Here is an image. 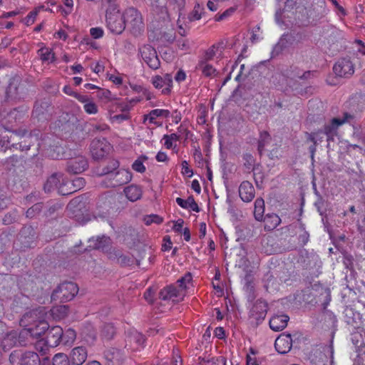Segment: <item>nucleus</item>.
Instances as JSON below:
<instances>
[{
	"mask_svg": "<svg viewBox=\"0 0 365 365\" xmlns=\"http://www.w3.org/2000/svg\"><path fill=\"white\" fill-rule=\"evenodd\" d=\"M125 27L135 36L140 35L145 28L141 14L134 7L125 9L123 13Z\"/></svg>",
	"mask_w": 365,
	"mask_h": 365,
	"instance_id": "nucleus-1",
	"label": "nucleus"
},
{
	"mask_svg": "<svg viewBox=\"0 0 365 365\" xmlns=\"http://www.w3.org/2000/svg\"><path fill=\"white\" fill-rule=\"evenodd\" d=\"M78 292V285L73 282H64L60 284L52 292L51 300L61 303L72 300Z\"/></svg>",
	"mask_w": 365,
	"mask_h": 365,
	"instance_id": "nucleus-2",
	"label": "nucleus"
},
{
	"mask_svg": "<svg viewBox=\"0 0 365 365\" xmlns=\"http://www.w3.org/2000/svg\"><path fill=\"white\" fill-rule=\"evenodd\" d=\"M31 335V333L29 329H24L19 333L16 331H11L3 337L1 346L5 351L10 350L12 347L18 344L25 346L26 342L24 339Z\"/></svg>",
	"mask_w": 365,
	"mask_h": 365,
	"instance_id": "nucleus-3",
	"label": "nucleus"
},
{
	"mask_svg": "<svg viewBox=\"0 0 365 365\" xmlns=\"http://www.w3.org/2000/svg\"><path fill=\"white\" fill-rule=\"evenodd\" d=\"M106 24L109 31L114 34H120L125 29L123 14L119 10H106Z\"/></svg>",
	"mask_w": 365,
	"mask_h": 365,
	"instance_id": "nucleus-4",
	"label": "nucleus"
},
{
	"mask_svg": "<svg viewBox=\"0 0 365 365\" xmlns=\"http://www.w3.org/2000/svg\"><path fill=\"white\" fill-rule=\"evenodd\" d=\"M6 93L7 98L10 100L24 98L27 93L26 83L19 76H14L10 79Z\"/></svg>",
	"mask_w": 365,
	"mask_h": 365,
	"instance_id": "nucleus-5",
	"label": "nucleus"
},
{
	"mask_svg": "<svg viewBox=\"0 0 365 365\" xmlns=\"http://www.w3.org/2000/svg\"><path fill=\"white\" fill-rule=\"evenodd\" d=\"M138 55L148 66L153 69H158L160 66V61L154 47L150 44H143L138 47Z\"/></svg>",
	"mask_w": 365,
	"mask_h": 365,
	"instance_id": "nucleus-6",
	"label": "nucleus"
},
{
	"mask_svg": "<svg viewBox=\"0 0 365 365\" xmlns=\"http://www.w3.org/2000/svg\"><path fill=\"white\" fill-rule=\"evenodd\" d=\"M145 337L136 330H129L125 339V349L131 352L140 351L144 348Z\"/></svg>",
	"mask_w": 365,
	"mask_h": 365,
	"instance_id": "nucleus-7",
	"label": "nucleus"
},
{
	"mask_svg": "<svg viewBox=\"0 0 365 365\" xmlns=\"http://www.w3.org/2000/svg\"><path fill=\"white\" fill-rule=\"evenodd\" d=\"M333 71L339 77L348 78L354 73V64L349 58H341L334 65Z\"/></svg>",
	"mask_w": 365,
	"mask_h": 365,
	"instance_id": "nucleus-8",
	"label": "nucleus"
},
{
	"mask_svg": "<svg viewBox=\"0 0 365 365\" xmlns=\"http://www.w3.org/2000/svg\"><path fill=\"white\" fill-rule=\"evenodd\" d=\"M90 148L93 159L100 160L108 153L110 145L104 138H95L92 140Z\"/></svg>",
	"mask_w": 365,
	"mask_h": 365,
	"instance_id": "nucleus-9",
	"label": "nucleus"
},
{
	"mask_svg": "<svg viewBox=\"0 0 365 365\" xmlns=\"http://www.w3.org/2000/svg\"><path fill=\"white\" fill-rule=\"evenodd\" d=\"M51 103L48 100H38L35 103L32 116L38 120H47L51 115Z\"/></svg>",
	"mask_w": 365,
	"mask_h": 365,
	"instance_id": "nucleus-10",
	"label": "nucleus"
},
{
	"mask_svg": "<svg viewBox=\"0 0 365 365\" xmlns=\"http://www.w3.org/2000/svg\"><path fill=\"white\" fill-rule=\"evenodd\" d=\"M15 358L19 359L21 365H40L39 356L34 351H26L19 354L18 351H14L10 354V361L14 363Z\"/></svg>",
	"mask_w": 365,
	"mask_h": 365,
	"instance_id": "nucleus-11",
	"label": "nucleus"
},
{
	"mask_svg": "<svg viewBox=\"0 0 365 365\" xmlns=\"http://www.w3.org/2000/svg\"><path fill=\"white\" fill-rule=\"evenodd\" d=\"M113 199L107 195H103L99 197L96 203V210L94 212L96 218H106L110 214V210L112 208Z\"/></svg>",
	"mask_w": 365,
	"mask_h": 365,
	"instance_id": "nucleus-12",
	"label": "nucleus"
},
{
	"mask_svg": "<svg viewBox=\"0 0 365 365\" xmlns=\"http://www.w3.org/2000/svg\"><path fill=\"white\" fill-rule=\"evenodd\" d=\"M267 309V303L262 299H257L250 311V318L252 322L256 324L261 323L266 317Z\"/></svg>",
	"mask_w": 365,
	"mask_h": 365,
	"instance_id": "nucleus-13",
	"label": "nucleus"
},
{
	"mask_svg": "<svg viewBox=\"0 0 365 365\" xmlns=\"http://www.w3.org/2000/svg\"><path fill=\"white\" fill-rule=\"evenodd\" d=\"M36 238V232L31 226L23 227L18 235V240L24 248L32 247Z\"/></svg>",
	"mask_w": 365,
	"mask_h": 365,
	"instance_id": "nucleus-14",
	"label": "nucleus"
},
{
	"mask_svg": "<svg viewBox=\"0 0 365 365\" xmlns=\"http://www.w3.org/2000/svg\"><path fill=\"white\" fill-rule=\"evenodd\" d=\"M88 167L86 158L83 156H78L67 162L66 170L71 174H79L86 170Z\"/></svg>",
	"mask_w": 365,
	"mask_h": 365,
	"instance_id": "nucleus-15",
	"label": "nucleus"
},
{
	"mask_svg": "<svg viewBox=\"0 0 365 365\" xmlns=\"http://www.w3.org/2000/svg\"><path fill=\"white\" fill-rule=\"evenodd\" d=\"M104 358L108 365H121L125 356L121 350L111 347L104 351Z\"/></svg>",
	"mask_w": 365,
	"mask_h": 365,
	"instance_id": "nucleus-16",
	"label": "nucleus"
},
{
	"mask_svg": "<svg viewBox=\"0 0 365 365\" xmlns=\"http://www.w3.org/2000/svg\"><path fill=\"white\" fill-rule=\"evenodd\" d=\"M63 329L55 326L48 329L46 336V343L50 347H56L62 341Z\"/></svg>",
	"mask_w": 365,
	"mask_h": 365,
	"instance_id": "nucleus-17",
	"label": "nucleus"
},
{
	"mask_svg": "<svg viewBox=\"0 0 365 365\" xmlns=\"http://www.w3.org/2000/svg\"><path fill=\"white\" fill-rule=\"evenodd\" d=\"M87 357V349L83 346L73 348L69 355L71 364L73 365H82Z\"/></svg>",
	"mask_w": 365,
	"mask_h": 365,
	"instance_id": "nucleus-18",
	"label": "nucleus"
},
{
	"mask_svg": "<svg viewBox=\"0 0 365 365\" xmlns=\"http://www.w3.org/2000/svg\"><path fill=\"white\" fill-rule=\"evenodd\" d=\"M292 344L291 334H282L275 340L274 347L279 354H286L290 351Z\"/></svg>",
	"mask_w": 365,
	"mask_h": 365,
	"instance_id": "nucleus-19",
	"label": "nucleus"
},
{
	"mask_svg": "<svg viewBox=\"0 0 365 365\" xmlns=\"http://www.w3.org/2000/svg\"><path fill=\"white\" fill-rule=\"evenodd\" d=\"M113 181L110 186L115 187L129 182L132 179V173L128 170H120L115 173V175L110 178Z\"/></svg>",
	"mask_w": 365,
	"mask_h": 365,
	"instance_id": "nucleus-20",
	"label": "nucleus"
},
{
	"mask_svg": "<svg viewBox=\"0 0 365 365\" xmlns=\"http://www.w3.org/2000/svg\"><path fill=\"white\" fill-rule=\"evenodd\" d=\"M255 187L249 181H243L239 187V195L242 201L249 202L255 197Z\"/></svg>",
	"mask_w": 365,
	"mask_h": 365,
	"instance_id": "nucleus-21",
	"label": "nucleus"
},
{
	"mask_svg": "<svg viewBox=\"0 0 365 365\" xmlns=\"http://www.w3.org/2000/svg\"><path fill=\"white\" fill-rule=\"evenodd\" d=\"M292 44V38L288 34H283L278 42L274 46L271 52V58H275Z\"/></svg>",
	"mask_w": 365,
	"mask_h": 365,
	"instance_id": "nucleus-22",
	"label": "nucleus"
},
{
	"mask_svg": "<svg viewBox=\"0 0 365 365\" xmlns=\"http://www.w3.org/2000/svg\"><path fill=\"white\" fill-rule=\"evenodd\" d=\"M88 242L90 249L107 251L110 245L111 240L109 237L103 235L102 237H98L96 239L91 238Z\"/></svg>",
	"mask_w": 365,
	"mask_h": 365,
	"instance_id": "nucleus-23",
	"label": "nucleus"
},
{
	"mask_svg": "<svg viewBox=\"0 0 365 365\" xmlns=\"http://www.w3.org/2000/svg\"><path fill=\"white\" fill-rule=\"evenodd\" d=\"M289 319L286 314L274 315L269 320V327L275 331H281L287 327Z\"/></svg>",
	"mask_w": 365,
	"mask_h": 365,
	"instance_id": "nucleus-24",
	"label": "nucleus"
},
{
	"mask_svg": "<svg viewBox=\"0 0 365 365\" xmlns=\"http://www.w3.org/2000/svg\"><path fill=\"white\" fill-rule=\"evenodd\" d=\"M340 125L338 123V118H334L331 121L325 124L324 129L321 130L322 133L326 135L328 142L334 140V136L337 134V130Z\"/></svg>",
	"mask_w": 365,
	"mask_h": 365,
	"instance_id": "nucleus-25",
	"label": "nucleus"
},
{
	"mask_svg": "<svg viewBox=\"0 0 365 365\" xmlns=\"http://www.w3.org/2000/svg\"><path fill=\"white\" fill-rule=\"evenodd\" d=\"M123 192L126 197L131 202L140 200L143 195L141 187L134 184L125 187Z\"/></svg>",
	"mask_w": 365,
	"mask_h": 365,
	"instance_id": "nucleus-26",
	"label": "nucleus"
},
{
	"mask_svg": "<svg viewBox=\"0 0 365 365\" xmlns=\"http://www.w3.org/2000/svg\"><path fill=\"white\" fill-rule=\"evenodd\" d=\"M63 177L61 173H55L52 174L44 184L43 189L46 192H50L57 188L61 185V179Z\"/></svg>",
	"mask_w": 365,
	"mask_h": 365,
	"instance_id": "nucleus-27",
	"label": "nucleus"
},
{
	"mask_svg": "<svg viewBox=\"0 0 365 365\" xmlns=\"http://www.w3.org/2000/svg\"><path fill=\"white\" fill-rule=\"evenodd\" d=\"M196 68L200 71L205 77L214 78L218 74L217 70L209 62L199 61Z\"/></svg>",
	"mask_w": 365,
	"mask_h": 365,
	"instance_id": "nucleus-28",
	"label": "nucleus"
},
{
	"mask_svg": "<svg viewBox=\"0 0 365 365\" xmlns=\"http://www.w3.org/2000/svg\"><path fill=\"white\" fill-rule=\"evenodd\" d=\"M179 294V290L173 285H170L159 292V298L162 300H174L175 298L178 297Z\"/></svg>",
	"mask_w": 365,
	"mask_h": 365,
	"instance_id": "nucleus-29",
	"label": "nucleus"
},
{
	"mask_svg": "<svg viewBox=\"0 0 365 365\" xmlns=\"http://www.w3.org/2000/svg\"><path fill=\"white\" fill-rule=\"evenodd\" d=\"M263 218L264 229L267 230H273L281 223L280 217L274 213L267 214Z\"/></svg>",
	"mask_w": 365,
	"mask_h": 365,
	"instance_id": "nucleus-30",
	"label": "nucleus"
},
{
	"mask_svg": "<svg viewBox=\"0 0 365 365\" xmlns=\"http://www.w3.org/2000/svg\"><path fill=\"white\" fill-rule=\"evenodd\" d=\"M176 202L177 204L180 206L182 208L184 209H191L192 211L195 212H200V208L197 204L196 203L193 196H189L187 200H183L180 197L176 198Z\"/></svg>",
	"mask_w": 365,
	"mask_h": 365,
	"instance_id": "nucleus-31",
	"label": "nucleus"
},
{
	"mask_svg": "<svg viewBox=\"0 0 365 365\" xmlns=\"http://www.w3.org/2000/svg\"><path fill=\"white\" fill-rule=\"evenodd\" d=\"M81 336L83 341L89 346L93 345L97 338L96 331L91 327L85 328L82 331Z\"/></svg>",
	"mask_w": 365,
	"mask_h": 365,
	"instance_id": "nucleus-32",
	"label": "nucleus"
},
{
	"mask_svg": "<svg viewBox=\"0 0 365 365\" xmlns=\"http://www.w3.org/2000/svg\"><path fill=\"white\" fill-rule=\"evenodd\" d=\"M223 42H220L217 44L212 45L210 48L205 51L203 56L200 58L199 61L209 62L210 61L212 60L215 56L216 50L218 48L223 49Z\"/></svg>",
	"mask_w": 365,
	"mask_h": 365,
	"instance_id": "nucleus-33",
	"label": "nucleus"
},
{
	"mask_svg": "<svg viewBox=\"0 0 365 365\" xmlns=\"http://www.w3.org/2000/svg\"><path fill=\"white\" fill-rule=\"evenodd\" d=\"M264 201L262 197H258L255 201L254 216L257 221H262L264 217Z\"/></svg>",
	"mask_w": 365,
	"mask_h": 365,
	"instance_id": "nucleus-34",
	"label": "nucleus"
},
{
	"mask_svg": "<svg viewBox=\"0 0 365 365\" xmlns=\"http://www.w3.org/2000/svg\"><path fill=\"white\" fill-rule=\"evenodd\" d=\"M320 133H322V130H317L315 132L312 133H306L307 140H309L312 143V145L309 146V151L311 154V158L314 160V154L317 150V138L319 136Z\"/></svg>",
	"mask_w": 365,
	"mask_h": 365,
	"instance_id": "nucleus-35",
	"label": "nucleus"
},
{
	"mask_svg": "<svg viewBox=\"0 0 365 365\" xmlns=\"http://www.w3.org/2000/svg\"><path fill=\"white\" fill-rule=\"evenodd\" d=\"M120 163L116 160H111L109 161L108 164L103 167L99 173V175H110V178L115 175L114 171H115L119 168Z\"/></svg>",
	"mask_w": 365,
	"mask_h": 365,
	"instance_id": "nucleus-36",
	"label": "nucleus"
},
{
	"mask_svg": "<svg viewBox=\"0 0 365 365\" xmlns=\"http://www.w3.org/2000/svg\"><path fill=\"white\" fill-rule=\"evenodd\" d=\"M38 54L43 62L53 63L56 60L55 54L52 49L47 47H43L38 49Z\"/></svg>",
	"mask_w": 365,
	"mask_h": 365,
	"instance_id": "nucleus-37",
	"label": "nucleus"
},
{
	"mask_svg": "<svg viewBox=\"0 0 365 365\" xmlns=\"http://www.w3.org/2000/svg\"><path fill=\"white\" fill-rule=\"evenodd\" d=\"M271 142V136L267 131H262L260 133L259 138L258 140L257 150L260 155L264 150L265 147Z\"/></svg>",
	"mask_w": 365,
	"mask_h": 365,
	"instance_id": "nucleus-38",
	"label": "nucleus"
},
{
	"mask_svg": "<svg viewBox=\"0 0 365 365\" xmlns=\"http://www.w3.org/2000/svg\"><path fill=\"white\" fill-rule=\"evenodd\" d=\"M115 334V328L112 324H105L101 329V336L102 339L110 341Z\"/></svg>",
	"mask_w": 365,
	"mask_h": 365,
	"instance_id": "nucleus-39",
	"label": "nucleus"
},
{
	"mask_svg": "<svg viewBox=\"0 0 365 365\" xmlns=\"http://www.w3.org/2000/svg\"><path fill=\"white\" fill-rule=\"evenodd\" d=\"M70 358L63 353H58L53 357V365H70Z\"/></svg>",
	"mask_w": 365,
	"mask_h": 365,
	"instance_id": "nucleus-40",
	"label": "nucleus"
},
{
	"mask_svg": "<svg viewBox=\"0 0 365 365\" xmlns=\"http://www.w3.org/2000/svg\"><path fill=\"white\" fill-rule=\"evenodd\" d=\"M110 258L113 257L116 259L118 262L123 265L129 264L130 262V259L127 256L122 254V252L120 250L114 249L113 252L110 253Z\"/></svg>",
	"mask_w": 365,
	"mask_h": 365,
	"instance_id": "nucleus-41",
	"label": "nucleus"
},
{
	"mask_svg": "<svg viewBox=\"0 0 365 365\" xmlns=\"http://www.w3.org/2000/svg\"><path fill=\"white\" fill-rule=\"evenodd\" d=\"M204 8L199 4H197L193 10L189 14L188 19L190 21H197L201 19Z\"/></svg>",
	"mask_w": 365,
	"mask_h": 365,
	"instance_id": "nucleus-42",
	"label": "nucleus"
},
{
	"mask_svg": "<svg viewBox=\"0 0 365 365\" xmlns=\"http://www.w3.org/2000/svg\"><path fill=\"white\" fill-rule=\"evenodd\" d=\"M244 160L243 165L247 172H250L254 170V165L255 163V159L250 153H245L242 156Z\"/></svg>",
	"mask_w": 365,
	"mask_h": 365,
	"instance_id": "nucleus-43",
	"label": "nucleus"
},
{
	"mask_svg": "<svg viewBox=\"0 0 365 365\" xmlns=\"http://www.w3.org/2000/svg\"><path fill=\"white\" fill-rule=\"evenodd\" d=\"M263 281L264 282V287L268 291L269 289H276V286L277 284L276 279L274 278L273 275L267 272L264 274Z\"/></svg>",
	"mask_w": 365,
	"mask_h": 365,
	"instance_id": "nucleus-44",
	"label": "nucleus"
},
{
	"mask_svg": "<svg viewBox=\"0 0 365 365\" xmlns=\"http://www.w3.org/2000/svg\"><path fill=\"white\" fill-rule=\"evenodd\" d=\"M351 341L353 344L355 346L356 349H361L363 346H365L363 336L361 332L354 331L351 334Z\"/></svg>",
	"mask_w": 365,
	"mask_h": 365,
	"instance_id": "nucleus-45",
	"label": "nucleus"
},
{
	"mask_svg": "<svg viewBox=\"0 0 365 365\" xmlns=\"http://www.w3.org/2000/svg\"><path fill=\"white\" fill-rule=\"evenodd\" d=\"M351 103H357L359 110L365 108V94L356 93L350 99Z\"/></svg>",
	"mask_w": 365,
	"mask_h": 365,
	"instance_id": "nucleus-46",
	"label": "nucleus"
},
{
	"mask_svg": "<svg viewBox=\"0 0 365 365\" xmlns=\"http://www.w3.org/2000/svg\"><path fill=\"white\" fill-rule=\"evenodd\" d=\"M76 331L72 329H67L65 332L63 331L62 342L67 345L71 344L76 339Z\"/></svg>",
	"mask_w": 365,
	"mask_h": 365,
	"instance_id": "nucleus-47",
	"label": "nucleus"
},
{
	"mask_svg": "<svg viewBox=\"0 0 365 365\" xmlns=\"http://www.w3.org/2000/svg\"><path fill=\"white\" fill-rule=\"evenodd\" d=\"M299 230L302 233H300L298 237L299 243L300 245L304 246L308 242L309 240V234L307 231L305 230V226L302 222L299 223Z\"/></svg>",
	"mask_w": 365,
	"mask_h": 365,
	"instance_id": "nucleus-48",
	"label": "nucleus"
},
{
	"mask_svg": "<svg viewBox=\"0 0 365 365\" xmlns=\"http://www.w3.org/2000/svg\"><path fill=\"white\" fill-rule=\"evenodd\" d=\"M19 219L18 212L16 210L6 213L3 218V223L4 225H11Z\"/></svg>",
	"mask_w": 365,
	"mask_h": 365,
	"instance_id": "nucleus-49",
	"label": "nucleus"
},
{
	"mask_svg": "<svg viewBox=\"0 0 365 365\" xmlns=\"http://www.w3.org/2000/svg\"><path fill=\"white\" fill-rule=\"evenodd\" d=\"M43 209V204L41 202L34 204L32 207L29 208L26 212V215L29 218L34 217L36 215L41 212Z\"/></svg>",
	"mask_w": 365,
	"mask_h": 365,
	"instance_id": "nucleus-50",
	"label": "nucleus"
},
{
	"mask_svg": "<svg viewBox=\"0 0 365 365\" xmlns=\"http://www.w3.org/2000/svg\"><path fill=\"white\" fill-rule=\"evenodd\" d=\"M164 86L165 88L163 89L162 93L165 95L169 94L173 86V78L170 74L166 73L163 76Z\"/></svg>",
	"mask_w": 365,
	"mask_h": 365,
	"instance_id": "nucleus-51",
	"label": "nucleus"
},
{
	"mask_svg": "<svg viewBox=\"0 0 365 365\" xmlns=\"http://www.w3.org/2000/svg\"><path fill=\"white\" fill-rule=\"evenodd\" d=\"M237 10L236 7H230L227 10H225L223 13L221 14H217L215 16V21H221L223 20H225L228 19L230 16H231Z\"/></svg>",
	"mask_w": 365,
	"mask_h": 365,
	"instance_id": "nucleus-52",
	"label": "nucleus"
},
{
	"mask_svg": "<svg viewBox=\"0 0 365 365\" xmlns=\"http://www.w3.org/2000/svg\"><path fill=\"white\" fill-rule=\"evenodd\" d=\"M357 353L356 358L354 361V365H365V346L361 349H356Z\"/></svg>",
	"mask_w": 365,
	"mask_h": 365,
	"instance_id": "nucleus-53",
	"label": "nucleus"
},
{
	"mask_svg": "<svg viewBox=\"0 0 365 365\" xmlns=\"http://www.w3.org/2000/svg\"><path fill=\"white\" fill-rule=\"evenodd\" d=\"M297 68L295 66H290L289 70H287L284 73L287 77L290 78H307L308 76L310 75L309 71L304 72L302 75H300L299 73H292L294 71H297Z\"/></svg>",
	"mask_w": 365,
	"mask_h": 365,
	"instance_id": "nucleus-54",
	"label": "nucleus"
},
{
	"mask_svg": "<svg viewBox=\"0 0 365 365\" xmlns=\"http://www.w3.org/2000/svg\"><path fill=\"white\" fill-rule=\"evenodd\" d=\"M246 284H245V290L247 292V299L249 302H252L255 299V295L254 293V286L251 281L249 280L248 277L245 278Z\"/></svg>",
	"mask_w": 365,
	"mask_h": 365,
	"instance_id": "nucleus-55",
	"label": "nucleus"
},
{
	"mask_svg": "<svg viewBox=\"0 0 365 365\" xmlns=\"http://www.w3.org/2000/svg\"><path fill=\"white\" fill-rule=\"evenodd\" d=\"M44 8H45L44 6H41L38 7V9H36V10L29 12V14L24 19L25 24H26L27 26H29V25H31L32 24H34V22L35 21L36 17L37 16L38 11L40 9H44Z\"/></svg>",
	"mask_w": 365,
	"mask_h": 365,
	"instance_id": "nucleus-56",
	"label": "nucleus"
},
{
	"mask_svg": "<svg viewBox=\"0 0 365 365\" xmlns=\"http://www.w3.org/2000/svg\"><path fill=\"white\" fill-rule=\"evenodd\" d=\"M192 280V275L190 272L185 274V276L180 277L177 281V284L181 288V289H185L186 288V284L189 283Z\"/></svg>",
	"mask_w": 365,
	"mask_h": 365,
	"instance_id": "nucleus-57",
	"label": "nucleus"
},
{
	"mask_svg": "<svg viewBox=\"0 0 365 365\" xmlns=\"http://www.w3.org/2000/svg\"><path fill=\"white\" fill-rule=\"evenodd\" d=\"M145 223L147 225H151L152 223L160 224L163 222V218L158 215H150L145 218Z\"/></svg>",
	"mask_w": 365,
	"mask_h": 365,
	"instance_id": "nucleus-58",
	"label": "nucleus"
},
{
	"mask_svg": "<svg viewBox=\"0 0 365 365\" xmlns=\"http://www.w3.org/2000/svg\"><path fill=\"white\" fill-rule=\"evenodd\" d=\"M83 108L85 111L88 114H95L98 112L97 106L93 102L90 101V100L84 104Z\"/></svg>",
	"mask_w": 365,
	"mask_h": 365,
	"instance_id": "nucleus-59",
	"label": "nucleus"
},
{
	"mask_svg": "<svg viewBox=\"0 0 365 365\" xmlns=\"http://www.w3.org/2000/svg\"><path fill=\"white\" fill-rule=\"evenodd\" d=\"M132 168L136 172L143 173L145 171V167L143 165V160L140 158H138L134 161L132 165Z\"/></svg>",
	"mask_w": 365,
	"mask_h": 365,
	"instance_id": "nucleus-60",
	"label": "nucleus"
},
{
	"mask_svg": "<svg viewBox=\"0 0 365 365\" xmlns=\"http://www.w3.org/2000/svg\"><path fill=\"white\" fill-rule=\"evenodd\" d=\"M226 358L222 356L218 357H212L208 361L210 365H226Z\"/></svg>",
	"mask_w": 365,
	"mask_h": 365,
	"instance_id": "nucleus-61",
	"label": "nucleus"
},
{
	"mask_svg": "<svg viewBox=\"0 0 365 365\" xmlns=\"http://www.w3.org/2000/svg\"><path fill=\"white\" fill-rule=\"evenodd\" d=\"M152 115L156 117L168 118L170 115V112L165 109H154L152 110Z\"/></svg>",
	"mask_w": 365,
	"mask_h": 365,
	"instance_id": "nucleus-62",
	"label": "nucleus"
},
{
	"mask_svg": "<svg viewBox=\"0 0 365 365\" xmlns=\"http://www.w3.org/2000/svg\"><path fill=\"white\" fill-rule=\"evenodd\" d=\"M354 118V115L349 113H347V112H344L343 113V118H338V123L341 125L346 123H350V120H353Z\"/></svg>",
	"mask_w": 365,
	"mask_h": 365,
	"instance_id": "nucleus-63",
	"label": "nucleus"
},
{
	"mask_svg": "<svg viewBox=\"0 0 365 365\" xmlns=\"http://www.w3.org/2000/svg\"><path fill=\"white\" fill-rule=\"evenodd\" d=\"M152 83L156 88H161L164 86L163 76H155L152 78Z\"/></svg>",
	"mask_w": 365,
	"mask_h": 365,
	"instance_id": "nucleus-64",
	"label": "nucleus"
}]
</instances>
